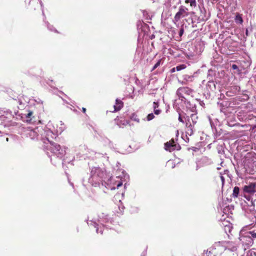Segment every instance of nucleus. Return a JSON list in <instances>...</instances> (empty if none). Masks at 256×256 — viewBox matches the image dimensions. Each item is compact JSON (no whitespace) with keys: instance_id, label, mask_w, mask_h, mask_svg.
Masks as SVG:
<instances>
[{"instance_id":"c85d7f7f","label":"nucleus","mask_w":256,"mask_h":256,"mask_svg":"<svg viewBox=\"0 0 256 256\" xmlns=\"http://www.w3.org/2000/svg\"><path fill=\"white\" fill-rule=\"evenodd\" d=\"M49 134H52V133L51 132H48L47 136H49Z\"/></svg>"},{"instance_id":"423d86ee","label":"nucleus","mask_w":256,"mask_h":256,"mask_svg":"<svg viewBox=\"0 0 256 256\" xmlns=\"http://www.w3.org/2000/svg\"><path fill=\"white\" fill-rule=\"evenodd\" d=\"M222 243L224 248V250H228L232 252H235L237 250V246L232 242H223Z\"/></svg>"},{"instance_id":"f257e3e1","label":"nucleus","mask_w":256,"mask_h":256,"mask_svg":"<svg viewBox=\"0 0 256 256\" xmlns=\"http://www.w3.org/2000/svg\"><path fill=\"white\" fill-rule=\"evenodd\" d=\"M44 142L45 144V148L59 156L62 154L61 147L60 144L50 140L48 138H44Z\"/></svg>"},{"instance_id":"1a4fd4ad","label":"nucleus","mask_w":256,"mask_h":256,"mask_svg":"<svg viewBox=\"0 0 256 256\" xmlns=\"http://www.w3.org/2000/svg\"><path fill=\"white\" fill-rule=\"evenodd\" d=\"M232 224H226L224 226V230L226 233L229 236V234H232Z\"/></svg>"},{"instance_id":"0eeeda50","label":"nucleus","mask_w":256,"mask_h":256,"mask_svg":"<svg viewBox=\"0 0 256 256\" xmlns=\"http://www.w3.org/2000/svg\"><path fill=\"white\" fill-rule=\"evenodd\" d=\"M123 106H124L123 102L121 100L117 98L116 100V104L114 105V110H112L111 112H113L119 111L123 108Z\"/></svg>"},{"instance_id":"b1692460","label":"nucleus","mask_w":256,"mask_h":256,"mask_svg":"<svg viewBox=\"0 0 256 256\" xmlns=\"http://www.w3.org/2000/svg\"><path fill=\"white\" fill-rule=\"evenodd\" d=\"M178 120H179L180 122H184V120H183L182 116H180V115L179 116Z\"/></svg>"},{"instance_id":"6e6552de","label":"nucleus","mask_w":256,"mask_h":256,"mask_svg":"<svg viewBox=\"0 0 256 256\" xmlns=\"http://www.w3.org/2000/svg\"><path fill=\"white\" fill-rule=\"evenodd\" d=\"M116 123L118 125L120 126H126L128 124V120H126L124 118H119L117 116L116 118H115Z\"/></svg>"},{"instance_id":"cd10ccee","label":"nucleus","mask_w":256,"mask_h":256,"mask_svg":"<svg viewBox=\"0 0 256 256\" xmlns=\"http://www.w3.org/2000/svg\"><path fill=\"white\" fill-rule=\"evenodd\" d=\"M190 134H192L193 133L192 129V128H190Z\"/></svg>"},{"instance_id":"20e7f679","label":"nucleus","mask_w":256,"mask_h":256,"mask_svg":"<svg viewBox=\"0 0 256 256\" xmlns=\"http://www.w3.org/2000/svg\"><path fill=\"white\" fill-rule=\"evenodd\" d=\"M164 149L170 152L174 150H178L181 148L179 144H177L174 138L171 139L170 141L164 143Z\"/></svg>"},{"instance_id":"4468645a","label":"nucleus","mask_w":256,"mask_h":256,"mask_svg":"<svg viewBox=\"0 0 256 256\" xmlns=\"http://www.w3.org/2000/svg\"><path fill=\"white\" fill-rule=\"evenodd\" d=\"M185 68H186V66L185 64H180L176 67V70L177 71H180L184 69Z\"/></svg>"},{"instance_id":"ddd939ff","label":"nucleus","mask_w":256,"mask_h":256,"mask_svg":"<svg viewBox=\"0 0 256 256\" xmlns=\"http://www.w3.org/2000/svg\"><path fill=\"white\" fill-rule=\"evenodd\" d=\"M186 4H190L191 6H196V0H185Z\"/></svg>"},{"instance_id":"a878e982","label":"nucleus","mask_w":256,"mask_h":256,"mask_svg":"<svg viewBox=\"0 0 256 256\" xmlns=\"http://www.w3.org/2000/svg\"><path fill=\"white\" fill-rule=\"evenodd\" d=\"M82 112H83L84 113H86V108H82Z\"/></svg>"},{"instance_id":"4be33fe9","label":"nucleus","mask_w":256,"mask_h":256,"mask_svg":"<svg viewBox=\"0 0 256 256\" xmlns=\"http://www.w3.org/2000/svg\"><path fill=\"white\" fill-rule=\"evenodd\" d=\"M184 29H183L182 28H181V29L180 30V32H179V35H180V36H182L183 34H184Z\"/></svg>"},{"instance_id":"f3484780","label":"nucleus","mask_w":256,"mask_h":256,"mask_svg":"<svg viewBox=\"0 0 256 256\" xmlns=\"http://www.w3.org/2000/svg\"><path fill=\"white\" fill-rule=\"evenodd\" d=\"M220 180L222 181V188H223L225 180H224V177L222 176V174H220Z\"/></svg>"},{"instance_id":"6ab92c4d","label":"nucleus","mask_w":256,"mask_h":256,"mask_svg":"<svg viewBox=\"0 0 256 256\" xmlns=\"http://www.w3.org/2000/svg\"><path fill=\"white\" fill-rule=\"evenodd\" d=\"M160 112H161V110H157V109L154 110V113L156 115L160 114Z\"/></svg>"},{"instance_id":"7c9ffc66","label":"nucleus","mask_w":256,"mask_h":256,"mask_svg":"<svg viewBox=\"0 0 256 256\" xmlns=\"http://www.w3.org/2000/svg\"><path fill=\"white\" fill-rule=\"evenodd\" d=\"M192 126V124H190V126H188V127H191Z\"/></svg>"},{"instance_id":"f03ea898","label":"nucleus","mask_w":256,"mask_h":256,"mask_svg":"<svg viewBox=\"0 0 256 256\" xmlns=\"http://www.w3.org/2000/svg\"><path fill=\"white\" fill-rule=\"evenodd\" d=\"M242 189L244 193V197L250 201L251 200V196L256 192V183H250L248 185L244 186Z\"/></svg>"},{"instance_id":"c756f323","label":"nucleus","mask_w":256,"mask_h":256,"mask_svg":"<svg viewBox=\"0 0 256 256\" xmlns=\"http://www.w3.org/2000/svg\"><path fill=\"white\" fill-rule=\"evenodd\" d=\"M246 36H248V30H246Z\"/></svg>"},{"instance_id":"9b49d317","label":"nucleus","mask_w":256,"mask_h":256,"mask_svg":"<svg viewBox=\"0 0 256 256\" xmlns=\"http://www.w3.org/2000/svg\"><path fill=\"white\" fill-rule=\"evenodd\" d=\"M203 256H215L210 249L209 248L206 250H204Z\"/></svg>"},{"instance_id":"393cba45","label":"nucleus","mask_w":256,"mask_h":256,"mask_svg":"<svg viewBox=\"0 0 256 256\" xmlns=\"http://www.w3.org/2000/svg\"><path fill=\"white\" fill-rule=\"evenodd\" d=\"M122 182H120L117 184V188H118L119 187L121 186H122Z\"/></svg>"},{"instance_id":"aec40b11","label":"nucleus","mask_w":256,"mask_h":256,"mask_svg":"<svg viewBox=\"0 0 256 256\" xmlns=\"http://www.w3.org/2000/svg\"><path fill=\"white\" fill-rule=\"evenodd\" d=\"M33 114L32 112L29 111L28 112L27 114L26 117L27 118H30Z\"/></svg>"},{"instance_id":"a211bd4d","label":"nucleus","mask_w":256,"mask_h":256,"mask_svg":"<svg viewBox=\"0 0 256 256\" xmlns=\"http://www.w3.org/2000/svg\"><path fill=\"white\" fill-rule=\"evenodd\" d=\"M153 104H154L153 108H154V110L156 109V108H158L159 106L158 102H154Z\"/></svg>"},{"instance_id":"7ed1b4c3","label":"nucleus","mask_w":256,"mask_h":256,"mask_svg":"<svg viewBox=\"0 0 256 256\" xmlns=\"http://www.w3.org/2000/svg\"><path fill=\"white\" fill-rule=\"evenodd\" d=\"M189 15L188 8L184 6H180L178 12L176 14L172 20L174 24H176L180 19L188 16Z\"/></svg>"},{"instance_id":"5701e85b","label":"nucleus","mask_w":256,"mask_h":256,"mask_svg":"<svg viewBox=\"0 0 256 256\" xmlns=\"http://www.w3.org/2000/svg\"><path fill=\"white\" fill-rule=\"evenodd\" d=\"M232 68L233 70H236L238 68V66L235 64H232Z\"/></svg>"},{"instance_id":"9d476101","label":"nucleus","mask_w":256,"mask_h":256,"mask_svg":"<svg viewBox=\"0 0 256 256\" xmlns=\"http://www.w3.org/2000/svg\"><path fill=\"white\" fill-rule=\"evenodd\" d=\"M240 192V188L238 186H235L233 190V192L232 194V196L234 198L238 196Z\"/></svg>"},{"instance_id":"2eb2a0df","label":"nucleus","mask_w":256,"mask_h":256,"mask_svg":"<svg viewBox=\"0 0 256 256\" xmlns=\"http://www.w3.org/2000/svg\"><path fill=\"white\" fill-rule=\"evenodd\" d=\"M154 118V116L152 113L148 115L146 118L148 121L151 120Z\"/></svg>"},{"instance_id":"412c9836","label":"nucleus","mask_w":256,"mask_h":256,"mask_svg":"<svg viewBox=\"0 0 256 256\" xmlns=\"http://www.w3.org/2000/svg\"><path fill=\"white\" fill-rule=\"evenodd\" d=\"M250 234H251L253 238H256V233L254 232H250Z\"/></svg>"},{"instance_id":"f8f14e48","label":"nucleus","mask_w":256,"mask_h":256,"mask_svg":"<svg viewBox=\"0 0 256 256\" xmlns=\"http://www.w3.org/2000/svg\"><path fill=\"white\" fill-rule=\"evenodd\" d=\"M235 21L237 23L242 24L243 20L240 14H238L235 18Z\"/></svg>"},{"instance_id":"bb28decb","label":"nucleus","mask_w":256,"mask_h":256,"mask_svg":"<svg viewBox=\"0 0 256 256\" xmlns=\"http://www.w3.org/2000/svg\"><path fill=\"white\" fill-rule=\"evenodd\" d=\"M176 69V68H174L172 69L171 71L172 72H175V70Z\"/></svg>"},{"instance_id":"2f4dec72","label":"nucleus","mask_w":256,"mask_h":256,"mask_svg":"<svg viewBox=\"0 0 256 256\" xmlns=\"http://www.w3.org/2000/svg\"><path fill=\"white\" fill-rule=\"evenodd\" d=\"M6 140V141H8V138H7Z\"/></svg>"},{"instance_id":"dca6fc26","label":"nucleus","mask_w":256,"mask_h":256,"mask_svg":"<svg viewBox=\"0 0 256 256\" xmlns=\"http://www.w3.org/2000/svg\"><path fill=\"white\" fill-rule=\"evenodd\" d=\"M160 62H161V60H158V62L154 64V66L152 70H152H154L158 66H159L160 64Z\"/></svg>"},{"instance_id":"39448f33","label":"nucleus","mask_w":256,"mask_h":256,"mask_svg":"<svg viewBox=\"0 0 256 256\" xmlns=\"http://www.w3.org/2000/svg\"><path fill=\"white\" fill-rule=\"evenodd\" d=\"M210 248L215 256L220 255L224 251V248L220 242H215Z\"/></svg>"}]
</instances>
